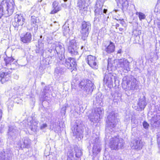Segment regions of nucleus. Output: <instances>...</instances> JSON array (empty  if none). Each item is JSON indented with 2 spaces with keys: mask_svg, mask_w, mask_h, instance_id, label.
<instances>
[{
  "mask_svg": "<svg viewBox=\"0 0 160 160\" xmlns=\"http://www.w3.org/2000/svg\"><path fill=\"white\" fill-rule=\"evenodd\" d=\"M118 67H121L124 69H127V68H129V63L128 61L125 58H123L118 59L117 61Z\"/></svg>",
  "mask_w": 160,
  "mask_h": 160,
  "instance_id": "obj_18",
  "label": "nucleus"
},
{
  "mask_svg": "<svg viewBox=\"0 0 160 160\" xmlns=\"http://www.w3.org/2000/svg\"><path fill=\"white\" fill-rule=\"evenodd\" d=\"M67 28L68 29V30H69V29L68 28H68Z\"/></svg>",
  "mask_w": 160,
  "mask_h": 160,
  "instance_id": "obj_57",
  "label": "nucleus"
},
{
  "mask_svg": "<svg viewBox=\"0 0 160 160\" xmlns=\"http://www.w3.org/2000/svg\"><path fill=\"white\" fill-rule=\"evenodd\" d=\"M115 46L113 43L110 41L108 45L105 46L104 50L108 53H111L114 52Z\"/></svg>",
  "mask_w": 160,
  "mask_h": 160,
  "instance_id": "obj_26",
  "label": "nucleus"
},
{
  "mask_svg": "<svg viewBox=\"0 0 160 160\" xmlns=\"http://www.w3.org/2000/svg\"><path fill=\"white\" fill-rule=\"evenodd\" d=\"M30 122L31 125L30 126V128L31 130L34 132L36 131L37 128V124H38V122L37 120L32 119Z\"/></svg>",
  "mask_w": 160,
  "mask_h": 160,
  "instance_id": "obj_28",
  "label": "nucleus"
},
{
  "mask_svg": "<svg viewBox=\"0 0 160 160\" xmlns=\"http://www.w3.org/2000/svg\"><path fill=\"white\" fill-rule=\"evenodd\" d=\"M128 69H129V68H127V69H128ZM125 70H126V69H125ZM127 70H128V69H127Z\"/></svg>",
  "mask_w": 160,
  "mask_h": 160,
  "instance_id": "obj_58",
  "label": "nucleus"
},
{
  "mask_svg": "<svg viewBox=\"0 0 160 160\" xmlns=\"http://www.w3.org/2000/svg\"><path fill=\"white\" fill-rule=\"evenodd\" d=\"M121 94L118 92H115L114 95L113 97L115 99H118L120 97Z\"/></svg>",
  "mask_w": 160,
  "mask_h": 160,
  "instance_id": "obj_39",
  "label": "nucleus"
},
{
  "mask_svg": "<svg viewBox=\"0 0 160 160\" xmlns=\"http://www.w3.org/2000/svg\"><path fill=\"white\" fill-rule=\"evenodd\" d=\"M47 126H48L47 124L46 123L43 124L41 126L40 128L41 129H43L46 128L47 127Z\"/></svg>",
  "mask_w": 160,
  "mask_h": 160,
  "instance_id": "obj_43",
  "label": "nucleus"
},
{
  "mask_svg": "<svg viewBox=\"0 0 160 160\" xmlns=\"http://www.w3.org/2000/svg\"><path fill=\"white\" fill-rule=\"evenodd\" d=\"M49 90V86H46L44 89L43 92L44 95H46V93L48 92V91Z\"/></svg>",
  "mask_w": 160,
  "mask_h": 160,
  "instance_id": "obj_41",
  "label": "nucleus"
},
{
  "mask_svg": "<svg viewBox=\"0 0 160 160\" xmlns=\"http://www.w3.org/2000/svg\"><path fill=\"white\" fill-rule=\"evenodd\" d=\"M108 62H109V60H108ZM108 64H109V62H108Z\"/></svg>",
  "mask_w": 160,
  "mask_h": 160,
  "instance_id": "obj_59",
  "label": "nucleus"
},
{
  "mask_svg": "<svg viewBox=\"0 0 160 160\" xmlns=\"http://www.w3.org/2000/svg\"><path fill=\"white\" fill-rule=\"evenodd\" d=\"M65 66L68 68L69 69L74 70V68H72V66L71 64L67 60L65 62Z\"/></svg>",
  "mask_w": 160,
  "mask_h": 160,
  "instance_id": "obj_36",
  "label": "nucleus"
},
{
  "mask_svg": "<svg viewBox=\"0 0 160 160\" xmlns=\"http://www.w3.org/2000/svg\"><path fill=\"white\" fill-rule=\"evenodd\" d=\"M103 5V2H101L100 1H98L96 3L97 8L95 10V15L96 17L99 18V15H102L103 16L102 14V8Z\"/></svg>",
  "mask_w": 160,
  "mask_h": 160,
  "instance_id": "obj_16",
  "label": "nucleus"
},
{
  "mask_svg": "<svg viewBox=\"0 0 160 160\" xmlns=\"http://www.w3.org/2000/svg\"><path fill=\"white\" fill-rule=\"evenodd\" d=\"M94 101L95 102H96L98 105L102 106L103 103L102 102V98L101 94H96L95 97V99L94 100Z\"/></svg>",
  "mask_w": 160,
  "mask_h": 160,
  "instance_id": "obj_29",
  "label": "nucleus"
},
{
  "mask_svg": "<svg viewBox=\"0 0 160 160\" xmlns=\"http://www.w3.org/2000/svg\"><path fill=\"white\" fill-rule=\"evenodd\" d=\"M31 18V23L33 27H35V26L36 25V23H37L36 18L34 16H32Z\"/></svg>",
  "mask_w": 160,
  "mask_h": 160,
  "instance_id": "obj_35",
  "label": "nucleus"
},
{
  "mask_svg": "<svg viewBox=\"0 0 160 160\" xmlns=\"http://www.w3.org/2000/svg\"><path fill=\"white\" fill-rule=\"evenodd\" d=\"M64 7H66V5L65 4L64 5V6H63Z\"/></svg>",
  "mask_w": 160,
  "mask_h": 160,
  "instance_id": "obj_52",
  "label": "nucleus"
},
{
  "mask_svg": "<svg viewBox=\"0 0 160 160\" xmlns=\"http://www.w3.org/2000/svg\"><path fill=\"white\" fill-rule=\"evenodd\" d=\"M63 33L64 34H65L66 33V32H63Z\"/></svg>",
  "mask_w": 160,
  "mask_h": 160,
  "instance_id": "obj_56",
  "label": "nucleus"
},
{
  "mask_svg": "<svg viewBox=\"0 0 160 160\" xmlns=\"http://www.w3.org/2000/svg\"><path fill=\"white\" fill-rule=\"evenodd\" d=\"M117 115L114 112H110L108 116L106 121V137L105 139L108 140L112 132L114 130L118 122Z\"/></svg>",
  "mask_w": 160,
  "mask_h": 160,
  "instance_id": "obj_1",
  "label": "nucleus"
},
{
  "mask_svg": "<svg viewBox=\"0 0 160 160\" xmlns=\"http://www.w3.org/2000/svg\"><path fill=\"white\" fill-rule=\"evenodd\" d=\"M158 27L159 29L160 30V21L158 22Z\"/></svg>",
  "mask_w": 160,
  "mask_h": 160,
  "instance_id": "obj_46",
  "label": "nucleus"
},
{
  "mask_svg": "<svg viewBox=\"0 0 160 160\" xmlns=\"http://www.w3.org/2000/svg\"><path fill=\"white\" fill-rule=\"evenodd\" d=\"M3 2L1 3V4L0 5V18H1L2 17L4 14H7L8 16L11 15L13 13L14 10V2L12 0L8 1L7 0L4 4V6L5 7H7L6 11H4L3 10V7L2 5L3 3Z\"/></svg>",
  "mask_w": 160,
  "mask_h": 160,
  "instance_id": "obj_5",
  "label": "nucleus"
},
{
  "mask_svg": "<svg viewBox=\"0 0 160 160\" xmlns=\"http://www.w3.org/2000/svg\"><path fill=\"white\" fill-rule=\"evenodd\" d=\"M25 20V19L21 14H16L14 18V21L13 22V25L15 27L22 26Z\"/></svg>",
  "mask_w": 160,
  "mask_h": 160,
  "instance_id": "obj_15",
  "label": "nucleus"
},
{
  "mask_svg": "<svg viewBox=\"0 0 160 160\" xmlns=\"http://www.w3.org/2000/svg\"><path fill=\"white\" fill-rule=\"evenodd\" d=\"M78 76L77 75V74L76 75V78H75V80L77 81L78 80V79L77 78H78Z\"/></svg>",
  "mask_w": 160,
  "mask_h": 160,
  "instance_id": "obj_49",
  "label": "nucleus"
},
{
  "mask_svg": "<svg viewBox=\"0 0 160 160\" xmlns=\"http://www.w3.org/2000/svg\"><path fill=\"white\" fill-rule=\"evenodd\" d=\"M83 46H82L81 47V49H83Z\"/></svg>",
  "mask_w": 160,
  "mask_h": 160,
  "instance_id": "obj_54",
  "label": "nucleus"
},
{
  "mask_svg": "<svg viewBox=\"0 0 160 160\" xmlns=\"http://www.w3.org/2000/svg\"><path fill=\"white\" fill-rule=\"evenodd\" d=\"M73 87H72V89H73Z\"/></svg>",
  "mask_w": 160,
  "mask_h": 160,
  "instance_id": "obj_60",
  "label": "nucleus"
},
{
  "mask_svg": "<svg viewBox=\"0 0 160 160\" xmlns=\"http://www.w3.org/2000/svg\"><path fill=\"white\" fill-rule=\"evenodd\" d=\"M69 107L68 104L65 103L62 107L61 109V112L62 115H65L66 113V110L67 108Z\"/></svg>",
  "mask_w": 160,
  "mask_h": 160,
  "instance_id": "obj_33",
  "label": "nucleus"
},
{
  "mask_svg": "<svg viewBox=\"0 0 160 160\" xmlns=\"http://www.w3.org/2000/svg\"><path fill=\"white\" fill-rule=\"evenodd\" d=\"M30 143V140L27 137L24 138L22 141H20V147L22 149L24 148H28Z\"/></svg>",
  "mask_w": 160,
  "mask_h": 160,
  "instance_id": "obj_23",
  "label": "nucleus"
},
{
  "mask_svg": "<svg viewBox=\"0 0 160 160\" xmlns=\"http://www.w3.org/2000/svg\"><path fill=\"white\" fill-rule=\"evenodd\" d=\"M79 86L84 94V96H86L91 93L95 87L91 81L87 79L82 80L79 84Z\"/></svg>",
  "mask_w": 160,
  "mask_h": 160,
  "instance_id": "obj_3",
  "label": "nucleus"
},
{
  "mask_svg": "<svg viewBox=\"0 0 160 160\" xmlns=\"http://www.w3.org/2000/svg\"><path fill=\"white\" fill-rule=\"evenodd\" d=\"M86 59L88 64L92 69H98V66L96 62V58L95 57L91 55H88Z\"/></svg>",
  "mask_w": 160,
  "mask_h": 160,
  "instance_id": "obj_14",
  "label": "nucleus"
},
{
  "mask_svg": "<svg viewBox=\"0 0 160 160\" xmlns=\"http://www.w3.org/2000/svg\"><path fill=\"white\" fill-rule=\"evenodd\" d=\"M28 98L32 99V100L33 101V98H34V95H31L28 96Z\"/></svg>",
  "mask_w": 160,
  "mask_h": 160,
  "instance_id": "obj_45",
  "label": "nucleus"
},
{
  "mask_svg": "<svg viewBox=\"0 0 160 160\" xmlns=\"http://www.w3.org/2000/svg\"><path fill=\"white\" fill-rule=\"evenodd\" d=\"M138 104L141 110H143L147 104L146 98L144 96L141 97L139 99Z\"/></svg>",
  "mask_w": 160,
  "mask_h": 160,
  "instance_id": "obj_22",
  "label": "nucleus"
},
{
  "mask_svg": "<svg viewBox=\"0 0 160 160\" xmlns=\"http://www.w3.org/2000/svg\"><path fill=\"white\" fill-rule=\"evenodd\" d=\"M52 6V10L50 13L51 14L56 13L61 10V8L59 5V3L56 1L53 3Z\"/></svg>",
  "mask_w": 160,
  "mask_h": 160,
  "instance_id": "obj_25",
  "label": "nucleus"
},
{
  "mask_svg": "<svg viewBox=\"0 0 160 160\" xmlns=\"http://www.w3.org/2000/svg\"><path fill=\"white\" fill-rule=\"evenodd\" d=\"M18 76H17L16 77H15L14 78L16 79H18Z\"/></svg>",
  "mask_w": 160,
  "mask_h": 160,
  "instance_id": "obj_50",
  "label": "nucleus"
},
{
  "mask_svg": "<svg viewBox=\"0 0 160 160\" xmlns=\"http://www.w3.org/2000/svg\"><path fill=\"white\" fill-rule=\"evenodd\" d=\"M113 81H114L113 82V87H117L119 86V81L118 80H116L115 77V79Z\"/></svg>",
  "mask_w": 160,
  "mask_h": 160,
  "instance_id": "obj_40",
  "label": "nucleus"
},
{
  "mask_svg": "<svg viewBox=\"0 0 160 160\" xmlns=\"http://www.w3.org/2000/svg\"><path fill=\"white\" fill-rule=\"evenodd\" d=\"M64 1V2H66L67 1V0H63Z\"/></svg>",
  "mask_w": 160,
  "mask_h": 160,
  "instance_id": "obj_55",
  "label": "nucleus"
},
{
  "mask_svg": "<svg viewBox=\"0 0 160 160\" xmlns=\"http://www.w3.org/2000/svg\"><path fill=\"white\" fill-rule=\"evenodd\" d=\"M19 129L16 126H12L9 127L8 132V138L12 140L15 139L19 132Z\"/></svg>",
  "mask_w": 160,
  "mask_h": 160,
  "instance_id": "obj_11",
  "label": "nucleus"
},
{
  "mask_svg": "<svg viewBox=\"0 0 160 160\" xmlns=\"http://www.w3.org/2000/svg\"><path fill=\"white\" fill-rule=\"evenodd\" d=\"M122 85L123 88L126 91L139 89V82L132 76L123 78Z\"/></svg>",
  "mask_w": 160,
  "mask_h": 160,
  "instance_id": "obj_2",
  "label": "nucleus"
},
{
  "mask_svg": "<svg viewBox=\"0 0 160 160\" xmlns=\"http://www.w3.org/2000/svg\"><path fill=\"white\" fill-rule=\"evenodd\" d=\"M157 138L158 142L160 143V132L158 133Z\"/></svg>",
  "mask_w": 160,
  "mask_h": 160,
  "instance_id": "obj_44",
  "label": "nucleus"
},
{
  "mask_svg": "<svg viewBox=\"0 0 160 160\" xmlns=\"http://www.w3.org/2000/svg\"><path fill=\"white\" fill-rule=\"evenodd\" d=\"M143 126L144 128L145 129H147L148 128L149 126V124L146 122L144 121L143 122Z\"/></svg>",
  "mask_w": 160,
  "mask_h": 160,
  "instance_id": "obj_42",
  "label": "nucleus"
},
{
  "mask_svg": "<svg viewBox=\"0 0 160 160\" xmlns=\"http://www.w3.org/2000/svg\"><path fill=\"white\" fill-rule=\"evenodd\" d=\"M90 142L93 144V145L98 144V143L99 142L98 137L96 135L93 134L90 141Z\"/></svg>",
  "mask_w": 160,
  "mask_h": 160,
  "instance_id": "obj_30",
  "label": "nucleus"
},
{
  "mask_svg": "<svg viewBox=\"0 0 160 160\" xmlns=\"http://www.w3.org/2000/svg\"><path fill=\"white\" fill-rule=\"evenodd\" d=\"M116 77V74H113L111 72H108L105 75L104 81V82H106L107 86L109 88L113 87V80Z\"/></svg>",
  "mask_w": 160,
  "mask_h": 160,
  "instance_id": "obj_9",
  "label": "nucleus"
},
{
  "mask_svg": "<svg viewBox=\"0 0 160 160\" xmlns=\"http://www.w3.org/2000/svg\"><path fill=\"white\" fill-rule=\"evenodd\" d=\"M12 156L11 149L7 148L5 151L0 152V160H11Z\"/></svg>",
  "mask_w": 160,
  "mask_h": 160,
  "instance_id": "obj_12",
  "label": "nucleus"
},
{
  "mask_svg": "<svg viewBox=\"0 0 160 160\" xmlns=\"http://www.w3.org/2000/svg\"><path fill=\"white\" fill-rule=\"evenodd\" d=\"M58 57L59 59L61 60H62L65 58V56L64 55V53H57Z\"/></svg>",
  "mask_w": 160,
  "mask_h": 160,
  "instance_id": "obj_38",
  "label": "nucleus"
},
{
  "mask_svg": "<svg viewBox=\"0 0 160 160\" xmlns=\"http://www.w3.org/2000/svg\"><path fill=\"white\" fill-rule=\"evenodd\" d=\"M55 50L57 53H64V48L63 47L62 44L60 42H56L55 43Z\"/></svg>",
  "mask_w": 160,
  "mask_h": 160,
  "instance_id": "obj_27",
  "label": "nucleus"
},
{
  "mask_svg": "<svg viewBox=\"0 0 160 160\" xmlns=\"http://www.w3.org/2000/svg\"><path fill=\"white\" fill-rule=\"evenodd\" d=\"M14 60V59L12 58L8 57L4 59V61L6 64L11 63Z\"/></svg>",
  "mask_w": 160,
  "mask_h": 160,
  "instance_id": "obj_37",
  "label": "nucleus"
},
{
  "mask_svg": "<svg viewBox=\"0 0 160 160\" xmlns=\"http://www.w3.org/2000/svg\"><path fill=\"white\" fill-rule=\"evenodd\" d=\"M107 11V9H104V10H103V12L104 13H106Z\"/></svg>",
  "mask_w": 160,
  "mask_h": 160,
  "instance_id": "obj_48",
  "label": "nucleus"
},
{
  "mask_svg": "<svg viewBox=\"0 0 160 160\" xmlns=\"http://www.w3.org/2000/svg\"><path fill=\"white\" fill-rule=\"evenodd\" d=\"M136 15L138 16L139 19L140 21L145 19L146 18L145 14L142 12H136Z\"/></svg>",
  "mask_w": 160,
  "mask_h": 160,
  "instance_id": "obj_34",
  "label": "nucleus"
},
{
  "mask_svg": "<svg viewBox=\"0 0 160 160\" xmlns=\"http://www.w3.org/2000/svg\"><path fill=\"white\" fill-rule=\"evenodd\" d=\"M130 61H132V58H130Z\"/></svg>",
  "mask_w": 160,
  "mask_h": 160,
  "instance_id": "obj_53",
  "label": "nucleus"
},
{
  "mask_svg": "<svg viewBox=\"0 0 160 160\" xmlns=\"http://www.w3.org/2000/svg\"><path fill=\"white\" fill-rule=\"evenodd\" d=\"M11 72L9 71L7 72H2L0 75V81L2 83H4L9 80V75Z\"/></svg>",
  "mask_w": 160,
  "mask_h": 160,
  "instance_id": "obj_21",
  "label": "nucleus"
},
{
  "mask_svg": "<svg viewBox=\"0 0 160 160\" xmlns=\"http://www.w3.org/2000/svg\"><path fill=\"white\" fill-rule=\"evenodd\" d=\"M122 52V50L121 49H119L118 51V53H121Z\"/></svg>",
  "mask_w": 160,
  "mask_h": 160,
  "instance_id": "obj_47",
  "label": "nucleus"
},
{
  "mask_svg": "<svg viewBox=\"0 0 160 160\" xmlns=\"http://www.w3.org/2000/svg\"><path fill=\"white\" fill-rule=\"evenodd\" d=\"M90 29L91 24L89 22L85 21L82 22L80 32L82 35V38L83 40L86 39Z\"/></svg>",
  "mask_w": 160,
  "mask_h": 160,
  "instance_id": "obj_8",
  "label": "nucleus"
},
{
  "mask_svg": "<svg viewBox=\"0 0 160 160\" xmlns=\"http://www.w3.org/2000/svg\"><path fill=\"white\" fill-rule=\"evenodd\" d=\"M77 6L78 7V9L81 12L83 11H86L87 10L84 0H78Z\"/></svg>",
  "mask_w": 160,
  "mask_h": 160,
  "instance_id": "obj_24",
  "label": "nucleus"
},
{
  "mask_svg": "<svg viewBox=\"0 0 160 160\" xmlns=\"http://www.w3.org/2000/svg\"><path fill=\"white\" fill-rule=\"evenodd\" d=\"M132 145H131L132 148L140 150L143 145V143L139 139L134 140L132 142Z\"/></svg>",
  "mask_w": 160,
  "mask_h": 160,
  "instance_id": "obj_19",
  "label": "nucleus"
},
{
  "mask_svg": "<svg viewBox=\"0 0 160 160\" xmlns=\"http://www.w3.org/2000/svg\"><path fill=\"white\" fill-rule=\"evenodd\" d=\"M78 47L75 40L73 39L69 42L68 45V50L72 54L76 55L78 54Z\"/></svg>",
  "mask_w": 160,
  "mask_h": 160,
  "instance_id": "obj_13",
  "label": "nucleus"
},
{
  "mask_svg": "<svg viewBox=\"0 0 160 160\" xmlns=\"http://www.w3.org/2000/svg\"><path fill=\"white\" fill-rule=\"evenodd\" d=\"M102 108H95L94 111H92L88 116L89 120L94 124L95 122H98L101 116L103 113Z\"/></svg>",
  "mask_w": 160,
  "mask_h": 160,
  "instance_id": "obj_6",
  "label": "nucleus"
},
{
  "mask_svg": "<svg viewBox=\"0 0 160 160\" xmlns=\"http://www.w3.org/2000/svg\"><path fill=\"white\" fill-rule=\"evenodd\" d=\"M129 0H118L117 3L119 5L120 4L123 8H126L129 5Z\"/></svg>",
  "mask_w": 160,
  "mask_h": 160,
  "instance_id": "obj_31",
  "label": "nucleus"
},
{
  "mask_svg": "<svg viewBox=\"0 0 160 160\" xmlns=\"http://www.w3.org/2000/svg\"><path fill=\"white\" fill-rule=\"evenodd\" d=\"M150 124L153 128L160 127V115H154L152 118Z\"/></svg>",
  "mask_w": 160,
  "mask_h": 160,
  "instance_id": "obj_17",
  "label": "nucleus"
},
{
  "mask_svg": "<svg viewBox=\"0 0 160 160\" xmlns=\"http://www.w3.org/2000/svg\"><path fill=\"white\" fill-rule=\"evenodd\" d=\"M1 139L0 138V145L1 144Z\"/></svg>",
  "mask_w": 160,
  "mask_h": 160,
  "instance_id": "obj_51",
  "label": "nucleus"
},
{
  "mask_svg": "<svg viewBox=\"0 0 160 160\" xmlns=\"http://www.w3.org/2000/svg\"><path fill=\"white\" fill-rule=\"evenodd\" d=\"M21 41L24 43L30 42L32 39V34L30 32H27L22 34L21 35Z\"/></svg>",
  "mask_w": 160,
  "mask_h": 160,
  "instance_id": "obj_20",
  "label": "nucleus"
},
{
  "mask_svg": "<svg viewBox=\"0 0 160 160\" xmlns=\"http://www.w3.org/2000/svg\"><path fill=\"white\" fill-rule=\"evenodd\" d=\"M123 140L118 137L112 138L110 139V146L112 149L117 150L122 148L123 146Z\"/></svg>",
  "mask_w": 160,
  "mask_h": 160,
  "instance_id": "obj_7",
  "label": "nucleus"
},
{
  "mask_svg": "<svg viewBox=\"0 0 160 160\" xmlns=\"http://www.w3.org/2000/svg\"><path fill=\"white\" fill-rule=\"evenodd\" d=\"M101 150V149L98 144L93 145L92 149V152L93 154H97Z\"/></svg>",
  "mask_w": 160,
  "mask_h": 160,
  "instance_id": "obj_32",
  "label": "nucleus"
},
{
  "mask_svg": "<svg viewBox=\"0 0 160 160\" xmlns=\"http://www.w3.org/2000/svg\"><path fill=\"white\" fill-rule=\"evenodd\" d=\"M82 154V152L80 148L76 146L74 147V151L70 152L68 157L69 160H75L77 158H80Z\"/></svg>",
  "mask_w": 160,
  "mask_h": 160,
  "instance_id": "obj_10",
  "label": "nucleus"
},
{
  "mask_svg": "<svg viewBox=\"0 0 160 160\" xmlns=\"http://www.w3.org/2000/svg\"><path fill=\"white\" fill-rule=\"evenodd\" d=\"M83 127L82 122L77 120L72 128L73 136L78 140H81L83 137Z\"/></svg>",
  "mask_w": 160,
  "mask_h": 160,
  "instance_id": "obj_4",
  "label": "nucleus"
}]
</instances>
